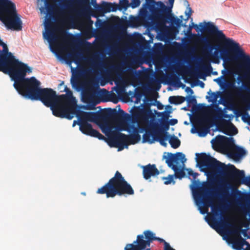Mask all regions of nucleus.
<instances>
[{"mask_svg":"<svg viewBox=\"0 0 250 250\" xmlns=\"http://www.w3.org/2000/svg\"><path fill=\"white\" fill-rule=\"evenodd\" d=\"M63 84H64V82H63V81H62V83L59 84V87H60L61 86H62Z\"/></svg>","mask_w":250,"mask_h":250,"instance_id":"nucleus-60","label":"nucleus"},{"mask_svg":"<svg viewBox=\"0 0 250 250\" xmlns=\"http://www.w3.org/2000/svg\"><path fill=\"white\" fill-rule=\"evenodd\" d=\"M191 28L192 27L191 26H190L188 29V32L189 33H191Z\"/></svg>","mask_w":250,"mask_h":250,"instance_id":"nucleus-58","label":"nucleus"},{"mask_svg":"<svg viewBox=\"0 0 250 250\" xmlns=\"http://www.w3.org/2000/svg\"><path fill=\"white\" fill-rule=\"evenodd\" d=\"M141 3L140 0H131V2L130 4V6L132 8H135L138 7Z\"/></svg>","mask_w":250,"mask_h":250,"instance_id":"nucleus-36","label":"nucleus"},{"mask_svg":"<svg viewBox=\"0 0 250 250\" xmlns=\"http://www.w3.org/2000/svg\"><path fill=\"white\" fill-rule=\"evenodd\" d=\"M218 144H223L228 147H232L234 146V141L233 138H228L225 136L218 135L216 137Z\"/></svg>","mask_w":250,"mask_h":250,"instance_id":"nucleus-21","label":"nucleus"},{"mask_svg":"<svg viewBox=\"0 0 250 250\" xmlns=\"http://www.w3.org/2000/svg\"><path fill=\"white\" fill-rule=\"evenodd\" d=\"M71 83L73 87L76 88L78 91L80 90H82V87L84 83H82L78 79H71Z\"/></svg>","mask_w":250,"mask_h":250,"instance_id":"nucleus-27","label":"nucleus"},{"mask_svg":"<svg viewBox=\"0 0 250 250\" xmlns=\"http://www.w3.org/2000/svg\"><path fill=\"white\" fill-rule=\"evenodd\" d=\"M208 94L209 95V96H206V99H208V101L209 102H214L217 100L218 95L215 92H211L210 90L209 92H208Z\"/></svg>","mask_w":250,"mask_h":250,"instance_id":"nucleus-31","label":"nucleus"},{"mask_svg":"<svg viewBox=\"0 0 250 250\" xmlns=\"http://www.w3.org/2000/svg\"><path fill=\"white\" fill-rule=\"evenodd\" d=\"M200 212H201V213L202 214H204V213H205V211H203L201 209V210H200Z\"/></svg>","mask_w":250,"mask_h":250,"instance_id":"nucleus-63","label":"nucleus"},{"mask_svg":"<svg viewBox=\"0 0 250 250\" xmlns=\"http://www.w3.org/2000/svg\"><path fill=\"white\" fill-rule=\"evenodd\" d=\"M162 180L164 181V183L165 185H169L171 183L174 184L175 183L173 175H168L167 177H163Z\"/></svg>","mask_w":250,"mask_h":250,"instance_id":"nucleus-29","label":"nucleus"},{"mask_svg":"<svg viewBox=\"0 0 250 250\" xmlns=\"http://www.w3.org/2000/svg\"><path fill=\"white\" fill-rule=\"evenodd\" d=\"M169 143L171 146L173 148H177L180 146L181 142L180 140L174 135H170L169 137Z\"/></svg>","mask_w":250,"mask_h":250,"instance_id":"nucleus-25","label":"nucleus"},{"mask_svg":"<svg viewBox=\"0 0 250 250\" xmlns=\"http://www.w3.org/2000/svg\"><path fill=\"white\" fill-rule=\"evenodd\" d=\"M99 61V57L97 55H94L91 58L89 59V62L92 66H95L97 64Z\"/></svg>","mask_w":250,"mask_h":250,"instance_id":"nucleus-34","label":"nucleus"},{"mask_svg":"<svg viewBox=\"0 0 250 250\" xmlns=\"http://www.w3.org/2000/svg\"><path fill=\"white\" fill-rule=\"evenodd\" d=\"M92 0V4L93 5V6H94V5H95V4L97 3H96V0Z\"/></svg>","mask_w":250,"mask_h":250,"instance_id":"nucleus-57","label":"nucleus"},{"mask_svg":"<svg viewBox=\"0 0 250 250\" xmlns=\"http://www.w3.org/2000/svg\"><path fill=\"white\" fill-rule=\"evenodd\" d=\"M169 113L170 112H167L166 111H164L161 113L163 120L161 122V125L165 130H167L169 128V123H168L167 120L169 118Z\"/></svg>","mask_w":250,"mask_h":250,"instance_id":"nucleus-24","label":"nucleus"},{"mask_svg":"<svg viewBox=\"0 0 250 250\" xmlns=\"http://www.w3.org/2000/svg\"><path fill=\"white\" fill-rule=\"evenodd\" d=\"M211 184L204 182L200 186L199 182H194V186L192 188L194 198L196 202L205 206H210L213 214L218 216L222 214L223 210L219 205H211V201L207 196V192L210 189Z\"/></svg>","mask_w":250,"mask_h":250,"instance_id":"nucleus-10","label":"nucleus"},{"mask_svg":"<svg viewBox=\"0 0 250 250\" xmlns=\"http://www.w3.org/2000/svg\"><path fill=\"white\" fill-rule=\"evenodd\" d=\"M206 47L208 49V51L206 53V55L207 56H211L213 59V62L215 63H217L218 62V56H217L218 52L216 50L215 51L213 54H211V52L213 49L215 48V47L213 45L210 44L208 42L206 41Z\"/></svg>","mask_w":250,"mask_h":250,"instance_id":"nucleus-22","label":"nucleus"},{"mask_svg":"<svg viewBox=\"0 0 250 250\" xmlns=\"http://www.w3.org/2000/svg\"><path fill=\"white\" fill-rule=\"evenodd\" d=\"M216 117L217 118L221 119H222L223 117L227 118L228 115L227 114H224L223 111L220 110V111H218V112L217 113Z\"/></svg>","mask_w":250,"mask_h":250,"instance_id":"nucleus-39","label":"nucleus"},{"mask_svg":"<svg viewBox=\"0 0 250 250\" xmlns=\"http://www.w3.org/2000/svg\"><path fill=\"white\" fill-rule=\"evenodd\" d=\"M245 153V150L243 148H239L237 151V154L239 156H242Z\"/></svg>","mask_w":250,"mask_h":250,"instance_id":"nucleus-41","label":"nucleus"},{"mask_svg":"<svg viewBox=\"0 0 250 250\" xmlns=\"http://www.w3.org/2000/svg\"><path fill=\"white\" fill-rule=\"evenodd\" d=\"M246 116L247 117L246 119H245V117L243 116V119L244 121L247 122L248 124L250 125V116H249L248 114H247Z\"/></svg>","mask_w":250,"mask_h":250,"instance_id":"nucleus-44","label":"nucleus"},{"mask_svg":"<svg viewBox=\"0 0 250 250\" xmlns=\"http://www.w3.org/2000/svg\"><path fill=\"white\" fill-rule=\"evenodd\" d=\"M177 122H178V121L177 119H171L170 120L169 124L171 125H175V124H176L177 123Z\"/></svg>","mask_w":250,"mask_h":250,"instance_id":"nucleus-46","label":"nucleus"},{"mask_svg":"<svg viewBox=\"0 0 250 250\" xmlns=\"http://www.w3.org/2000/svg\"><path fill=\"white\" fill-rule=\"evenodd\" d=\"M236 191L237 193L240 194L241 192L240 191L238 190L237 189H236Z\"/></svg>","mask_w":250,"mask_h":250,"instance_id":"nucleus-64","label":"nucleus"},{"mask_svg":"<svg viewBox=\"0 0 250 250\" xmlns=\"http://www.w3.org/2000/svg\"><path fill=\"white\" fill-rule=\"evenodd\" d=\"M199 85L202 88H204L205 86V83L201 81H200Z\"/></svg>","mask_w":250,"mask_h":250,"instance_id":"nucleus-52","label":"nucleus"},{"mask_svg":"<svg viewBox=\"0 0 250 250\" xmlns=\"http://www.w3.org/2000/svg\"><path fill=\"white\" fill-rule=\"evenodd\" d=\"M236 250H250V249H243L242 248H236Z\"/></svg>","mask_w":250,"mask_h":250,"instance_id":"nucleus-55","label":"nucleus"},{"mask_svg":"<svg viewBox=\"0 0 250 250\" xmlns=\"http://www.w3.org/2000/svg\"><path fill=\"white\" fill-rule=\"evenodd\" d=\"M123 90V88H118L116 90V92L118 93H119L121 91H122Z\"/></svg>","mask_w":250,"mask_h":250,"instance_id":"nucleus-53","label":"nucleus"},{"mask_svg":"<svg viewBox=\"0 0 250 250\" xmlns=\"http://www.w3.org/2000/svg\"><path fill=\"white\" fill-rule=\"evenodd\" d=\"M154 241L163 244V250H175L164 239L157 237L154 232L149 229L145 230L142 234L137 235L136 240L132 244H127L124 250H151L153 249L152 244Z\"/></svg>","mask_w":250,"mask_h":250,"instance_id":"nucleus-9","label":"nucleus"},{"mask_svg":"<svg viewBox=\"0 0 250 250\" xmlns=\"http://www.w3.org/2000/svg\"><path fill=\"white\" fill-rule=\"evenodd\" d=\"M124 119L121 121H116L119 122L120 130L127 131L128 132H132L130 135H125L124 133L118 132L111 139V142L113 144L111 146L118 147V150H122L124 148L125 146H127L128 145H134L138 143L141 140V136L139 132H142L140 127H144L140 125L138 127L135 126L132 124L127 123L125 120L130 119V116L124 112L123 114ZM146 127H149L147 126Z\"/></svg>","mask_w":250,"mask_h":250,"instance_id":"nucleus-5","label":"nucleus"},{"mask_svg":"<svg viewBox=\"0 0 250 250\" xmlns=\"http://www.w3.org/2000/svg\"><path fill=\"white\" fill-rule=\"evenodd\" d=\"M94 8L95 9L92 15L94 17L98 18L104 16L105 13L116 11L118 8V4L103 1L101 4L96 3Z\"/></svg>","mask_w":250,"mask_h":250,"instance_id":"nucleus-15","label":"nucleus"},{"mask_svg":"<svg viewBox=\"0 0 250 250\" xmlns=\"http://www.w3.org/2000/svg\"><path fill=\"white\" fill-rule=\"evenodd\" d=\"M229 219L228 217H224L222 220L221 224L226 227H230L231 224L229 222Z\"/></svg>","mask_w":250,"mask_h":250,"instance_id":"nucleus-37","label":"nucleus"},{"mask_svg":"<svg viewBox=\"0 0 250 250\" xmlns=\"http://www.w3.org/2000/svg\"><path fill=\"white\" fill-rule=\"evenodd\" d=\"M79 121H73V125H72V126L74 127L76 125V124L78 125H79V119H78Z\"/></svg>","mask_w":250,"mask_h":250,"instance_id":"nucleus-50","label":"nucleus"},{"mask_svg":"<svg viewBox=\"0 0 250 250\" xmlns=\"http://www.w3.org/2000/svg\"><path fill=\"white\" fill-rule=\"evenodd\" d=\"M23 76L13 86L17 92L25 98L32 100L40 101L47 107L55 103L62 95H57L55 91L51 88L41 87V82L34 77L26 78Z\"/></svg>","mask_w":250,"mask_h":250,"instance_id":"nucleus-2","label":"nucleus"},{"mask_svg":"<svg viewBox=\"0 0 250 250\" xmlns=\"http://www.w3.org/2000/svg\"><path fill=\"white\" fill-rule=\"evenodd\" d=\"M221 54L222 58L226 57L228 55V51L226 49H222L221 50Z\"/></svg>","mask_w":250,"mask_h":250,"instance_id":"nucleus-43","label":"nucleus"},{"mask_svg":"<svg viewBox=\"0 0 250 250\" xmlns=\"http://www.w3.org/2000/svg\"><path fill=\"white\" fill-rule=\"evenodd\" d=\"M143 173L144 178L146 180L149 179L151 176H157L159 174L160 171L154 164H150L143 167Z\"/></svg>","mask_w":250,"mask_h":250,"instance_id":"nucleus-18","label":"nucleus"},{"mask_svg":"<svg viewBox=\"0 0 250 250\" xmlns=\"http://www.w3.org/2000/svg\"><path fill=\"white\" fill-rule=\"evenodd\" d=\"M211 220L212 222V224L209 223V224L213 229H216L217 227H222L220 223L218 221L216 220L215 218H212Z\"/></svg>","mask_w":250,"mask_h":250,"instance_id":"nucleus-35","label":"nucleus"},{"mask_svg":"<svg viewBox=\"0 0 250 250\" xmlns=\"http://www.w3.org/2000/svg\"><path fill=\"white\" fill-rule=\"evenodd\" d=\"M0 20L10 29L20 31L22 21L16 5L10 0H0Z\"/></svg>","mask_w":250,"mask_h":250,"instance_id":"nucleus-8","label":"nucleus"},{"mask_svg":"<svg viewBox=\"0 0 250 250\" xmlns=\"http://www.w3.org/2000/svg\"><path fill=\"white\" fill-rule=\"evenodd\" d=\"M47 10V14L46 16H48V17H47L44 21V26L46 30H49L51 29L53 25V15L54 12L53 10V7L52 6H48L46 8Z\"/></svg>","mask_w":250,"mask_h":250,"instance_id":"nucleus-20","label":"nucleus"},{"mask_svg":"<svg viewBox=\"0 0 250 250\" xmlns=\"http://www.w3.org/2000/svg\"><path fill=\"white\" fill-rule=\"evenodd\" d=\"M188 171V174L189 176H192L194 179H195L198 175V174L196 172H194L191 169H187Z\"/></svg>","mask_w":250,"mask_h":250,"instance_id":"nucleus-40","label":"nucleus"},{"mask_svg":"<svg viewBox=\"0 0 250 250\" xmlns=\"http://www.w3.org/2000/svg\"><path fill=\"white\" fill-rule=\"evenodd\" d=\"M241 77H240V76L238 77L237 78V79L238 80H239V81H242V80H241Z\"/></svg>","mask_w":250,"mask_h":250,"instance_id":"nucleus-61","label":"nucleus"},{"mask_svg":"<svg viewBox=\"0 0 250 250\" xmlns=\"http://www.w3.org/2000/svg\"><path fill=\"white\" fill-rule=\"evenodd\" d=\"M233 128L234 129V134H236L237 133V130L236 129V128L233 125Z\"/></svg>","mask_w":250,"mask_h":250,"instance_id":"nucleus-56","label":"nucleus"},{"mask_svg":"<svg viewBox=\"0 0 250 250\" xmlns=\"http://www.w3.org/2000/svg\"><path fill=\"white\" fill-rule=\"evenodd\" d=\"M170 7H167V11L162 14L163 21H158L153 28L159 31H163L166 28V23L170 21L175 24L177 27L182 25V20L178 18H175L171 13V8L173 7L174 0H168Z\"/></svg>","mask_w":250,"mask_h":250,"instance_id":"nucleus-14","label":"nucleus"},{"mask_svg":"<svg viewBox=\"0 0 250 250\" xmlns=\"http://www.w3.org/2000/svg\"><path fill=\"white\" fill-rule=\"evenodd\" d=\"M73 4H76L86 10L91 9L90 0H65L63 3L65 8H69Z\"/></svg>","mask_w":250,"mask_h":250,"instance_id":"nucleus-17","label":"nucleus"},{"mask_svg":"<svg viewBox=\"0 0 250 250\" xmlns=\"http://www.w3.org/2000/svg\"><path fill=\"white\" fill-rule=\"evenodd\" d=\"M130 6V4L128 0H122L120 1V5H118V9L122 10L124 9L125 10Z\"/></svg>","mask_w":250,"mask_h":250,"instance_id":"nucleus-30","label":"nucleus"},{"mask_svg":"<svg viewBox=\"0 0 250 250\" xmlns=\"http://www.w3.org/2000/svg\"><path fill=\"white\" fill-rule=\"evenodd\" d=\"M201 29L213 35L222 43L223 46L229 50L233 51L236 54V58L240 59L246 64L250 66L246 77L250 83V56L245 54L240 47L239 44L232 39L227 38L222 31L219 30L216 26H201ZM229 86L233 87L234 95L246 103L250 109V88L247 85L243 84V87H236L234 83H230Z\"/></svg>","mask_w":250,"mask_h":250,"instance_id":"nucleus-1","label":"nucleus"},{"mask_svg":"<svg viewBox=\"0 0 250 250\" xmlns=\"http://www.w3.org/2000/svg\"><path fill=\"white\" fill-rule=\"evenodd\" d=\"M196 160L202 171H220L231 178L236 183L250 187V176L245 177L243 170L237 169L233 165L228 167L205 153H196Z\"/></svg>","mask_w":250,"mask_h":250,"instance_id":"nucleus-4","label":"nucleus"},{"mask_svg":"<svg viewBox=\"0 0 250 250\" xmlns=\"http://www.w3.org/2000/svg\"><path fill=\"white\" fill-rule=\"evenodd\" d=\"M222 73L223 74V76H226L228 74H230L232 73V72H231V70L229 69H228L227 70L224 69L222 71Z\"/></svg>","mask_w":250,"mask_h":250,"instance_id":"nucleus-42","label":"nucleus"},{"mask_svg":"<svg viewBox=\"0 0 250 250\" xmlns=\"http://www.w3.org/2000/svg\"><path fill=\"white\" fill-rule=\"evenodd\" d=\"M222 79H224V76H221L220 78H218L214 80V81H216V82H217L218 83H220V80Z\"/></svg>","mask_w":250,"mask_h":250,"instance_id":"nucleus-49","label":"nucleus"},{"mask_svg":"<svg viewBox=\"0 0 250 250\" xmlns=\"http://www.w3.org/2000/svg\"><path fill=\"white\" fill-rule=\"evenodd\" d=\"M61 91H64L66 94H62L63 97L59 98L57 102L49 107L54 116L71 120L75 115H76L77 111L76 109V99L73 96L72 92L67 86H65L64 89Z\"/></svg>","mask_w":250,"mask_h":250,"instance_id":"nucleus-7","label":"nucleus"},{"mask_svg":"<svg viewBox=\"0 0 250 250\" xmlns=\"http://www.w3.org/2000/svg\"><path fill=\"white\" fill-rule=\"evenodd\" d=\"M242 210L244 212H247V209L244 206H242Z\"/></svg>","mask_w":250,"mask_h":250,"instance_id":"nucleus-54","label":"nucleus"},{"mask_svg":"<svg viewBox=\"0 0 250 250\" xmlns=\"http://www.w3.org/2000/svg\"><path fill=\"white\" fill-rule=\"evenodd\" d=\"M187 102L188 104H195L196 103V100L194 97L188 96L187 98Z\"/></svg>","mask_w":250,"mask_h":250,"instance_id":"nucleus-38","label":"nucleus"},{"mask_svg":"<svg viewBox=\"0 0 250 250\" xmlns=\"http://www.w3.org/2000/svg\"><path fill=\"white\" fill-rule=\"evenodd\" d=\"M141 119L144 123H148L149 116L143 109H138L132 114V123L137 122V120Z\"/></svg>","mask_w":250,"mask_h":250,"instance_id":"nucleus-19","label":"nucleus"},{"mask_svg":"<svg viewBox=\"0 0 250 250\" xmlns=\"http://www.w3.org/2000/svg\"><path fill=\"white\" fill-rule=\"evenodd\" d=\"M208 107L205 106L203 104H199L194 107L193 109L195 112H205L208 109Z\"/></svg>","mask_w":250,"mask_h":250,"instance_id":"nucleus-32","label":"nucleus"},{"mask_svg":"<svg viewBox=\"0 0 250 250\" xmlns=\"http://www.w3.org/2000/svg\"><path fill=\"white\" fill-rule=\"evenodd\" d=\"M163 159L166 160V163L168 167L174 171V177L181 179L185 176L184 163L187 159L185 154L182 152L175 154L167 152V155H163Z\"/></svg>","mask_w":250,"mask_h":250,"instance_id":"nucleus-12","label":"nucleus"},{"mask_svg":"<svg viewBox=\"0 0 250 250\" xmlns=\"http://www.w3.org/2000/svg\"><path fill=\"white\" fill-rule=\"evenodd\" d=\"M206 121V120L205 118H201L198 120V123L200 126H201L203 124L205 123ZM197 129L199 133L201 132L204 133V135L203 136H205L207 133V129L201 126L198 127Z\"/></svg>","mask_w":250,"mask_h":250,"instance_id":"nucleus-26","label":"nucleus"},{"mask_svg":"<svg viewBox=\"0 0 250 250\" xmlns=\"http://www.w3.org/2000/svg\"><path fill=\"white\" fill-rule=\"evenodd\" d=\"M182 109L184 110H187L188 109H187V107H184L182 108Z\"/></svg>","mask_w":250,"mask_h":250,"instance_id":"nucleus-62","label":"nucleus"},{"mask_svg":"<svg viewBox=\"0 0 250 250\" xmlns=\"http://www.w3.org/2000/svg\"><path fill=\"white\" fill-rule=\"evenodd\" d=\"M186 98L181 96H170L168 101L171 104H179L185 102Z\"/></svg>","mask_w":250,"mask_h":250,"instance_id":"nucleus-23","label":"nucleus"},{"mask_svg":"<svg viewBox=\"0 0 250 250\" xmlns=\"http://www.w3.org/2000/svg\"><path fill=\"white\" fill-rule=\"evenodd\" d=\"M71 59L76 64H79L81 61V55L78 52H73L70 54Z\"/></svg>","mask_w":250,"mask_h":250,"instance_id":"nucleus-28","label":"nucleus"},{"mask_svg":"<svg viewBox=\"0 0 250 250\" xmlns=\"http://www.w3.org/2000/svg\"><path fill=\"white\" fill-rule=\"evenodd\" d=\"M45 33H44L43 36L45 38H47L48 40L51 42L52 40H56L57 39V37L55 36L51 31H48V32L46 33V36L45 35Z\"/></svg>","mask_w":250,"mask_h":250,"instance_id":"nucleus-33","label":"nucleus"},{"mask_svg":"<svg viewBox=\"0 0 250 250\" xmlns=\"http://www.w3.org/2000/svg\"><path fill=\"white\" fill-rule=\"evenodd\" d=\"M96 192L100 194H105L106 198H114L116 195H133L134 193L131 185L118 171L106 184L98 188Z\"/></svg>","mask_w":250,"mask_h":250,"instance_id":"nucleus-6","label":"nucleus"},{"mask_svg":"<svg viewBox=\"0 0 250 250\" xmlns=\"http://www.w3.org/2000/svg\"><path fill=\"white\" fill-rule=\"evenodd\" d=\"M194 27L195 28L196 30L198 31V26L197 24L194 25Z\"/></svg>","mask_w":250,"mask_h":250,"instance_id":"nucleus-59","label":"nucleus"},{"mask_svg":"<svg viewBox=\"0 0 250 250\" xmlns=\"http://www.w3.org/2000/svg\"><path fill=\"white\" fill-rule=\"evenodd\" d=\"M97 91L94 85L90 83H85L82 87V96L84 103L89 104L96 99Z\"/></svg>","mask_w":250,"mask_h":250,"instance_id":"nucleus-16","label":"nucleus"},{"mask_svg":"<svg viewBox=\"0 0 250 250\" xmlns=\"http://www.w3.org/2000/svg\"><path fill=\"white\" fill-rule=\"evenodd\" d=\"M142 131H145L146 133L143 136V142H148L152 144L154 141H158L164 146H167L165 142L170 137V135L166 130L160 128L158 124H150L149 127H140Z\"/></svg>","mask_w":250,"mask_h":250,"instance_id":"nucleus-11","label":"nucleus"},{"mask_svg":"<svg viewBox=\"0 0 250 250\" xmlns=\"http://www.w3.org/2000/svg\"><path fill=\"white\" fill-rule=\"evenodd\" d=\"M124 111L120 109L118 113L116 109L108 108L103 112H85L77 110L76 116L79 119V129L83 134L103 140L104 137L98 131L94 129L92 125L88 122L97 124L107 119L113 121H121L124 119Z\"/></svg>","mask_w":250,"mask_h":250,"instance_id":"nucleus-3","label":"nucleus"},{"mask_svg":"<svg viewBox=\"0 0 250 250\" xmlns=\"http://www.w3.org/2000/svg\"><path fill=\"white\" fill-rule=\"evenodd\" d=\"M157 107L159 109H163L164 106L162 104H161L160 102H158Z\"/></svg>","mask_w":250,"mask_h":250,"instance_id":"nucleus-48","label":"nucleus"},{"mask_svg":"<svg viewBox=\"0 0 250 250\" xmlns=\"http://www.w3.org/2000/svg\"><path fill=\"white\" fill-rule=\"evenodd\" d=\"M187 92H190L191 94H193V91L190 87H187L185 90Z\"/></svg>","mask_w":250,"mask_h":250,"instance_id":"nucleus-47","label":"nucleus"},{"mask_svg":"<svg viewBox=\"0 0 250 250\" xmlns=\"http://www.w3.org/2000/svg\"><path fill=\"white\" fill-rule=\"evenodd\" d=\"M192 11L191 8L190 7H188V13H186V15L187 16V18L186 20H188V19L190 18V16L192 14Z\"/></svg>","mask_w":250,"mask_h":250,"instance_id":"nucleus-45","label":"nucleus"},{"mask_svg":"<svg viewBox=\"0 0 250 250\" xmlns=\"http://www.w3.org/2000/svg\"><path fill=\"white\" fill-rule=\"evenodd\" d=\"M144 6L149 9L151 12L149 17L151 22L150 26L154 28L158 21H163L162 15L167 9V6L162 1L156 2L154 0H146Z\"/></svg>","mask_w":250,"mask_h":250,"instance_id":"nucleus-13","label":"nucleus"},{"mask_svg":"<svg viewBox=\"0 0 250 250\" xmlns=\"http://www.w3.org/2000/svg\"><path fill=\"white\" fill-rule=\"evenodd\" d=\"M207 70L208 71V72H210L212 70V68L210 64L208 65L207 68Z\"/></svg>","mask_w":250,"mask_h":250,"instance_id":"nucleus-51","label":"nucleus"}]
</instances>
